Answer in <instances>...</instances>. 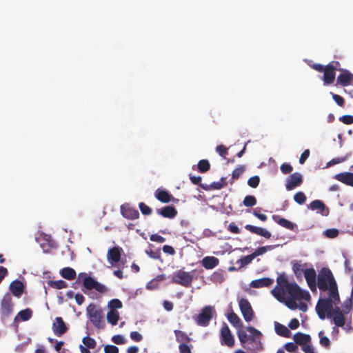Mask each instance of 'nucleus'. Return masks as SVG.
<instances>
[{"label":"nucleus","mask_w":353,"mask_h":353,"mask_svg":"<svg viewBox=\"0 0 353 353\" xmlns=\"http://www.w3.org/2000/svg\"><path fill=\"white\" fill-rule=\"evenodd\" d=\"M285 348L289 352H294L296 350L297 345L294 343L289 342L285 343Z\"/></svg>","instance_id":"e2e57ef3"},{"label":"nucleus","mask_w":353,"mask_h":353,"mask_svg":"<svg viewBox=\"0 0 353 353\" xmlns=\"http://www.w3.org/2000/svg\"><path fill=\"white\" fill-rule=\"evenodd\" d=\"M211 280L213 282L222 283L224 280V277L222 273L216 272L212 275Z\"/></svg>","instance_id":"8fccbe9b"},{"label":"nucleus","mask_w":353,"mask_h":353,"mask_svg":"<svg viewBox=\"0 0 353 353\" xmlns=\"http://www.w3.org/2000/svg\"><path fill=\"white\" fill-rule=\"evenodd\" d=\"M277 285L272 290V294L280 302H284L291 310L298 308L296 301H309L310 294L308 291L303 290L294 282H289L287 276L283 273L276 278Z\"/></svg>","instance_id":"f257e3e1"},{"label":"nucleus","mask_w":353,"mask_h":353,"mask_svg":"<svg viewBox=\"0 0 353 353\" xmlns=\"http://www.w3.org/2000/svg\"><path fill=\"white\" fill-rule=\"evenodd\" d=\"M139 208L143 215H150L152 210L150 207L147 205L145 203L141 202L139 203Z\"/></svg>","instance_id":"79ce46f5"},{"label":"nucleus","mask_w":353,"mask_h":353,"mask_svg":"<svg viewBox=\"0 0 353 353\" xmlns=\"http://www.w3.org/2000/svg\"><path fill=\"white\" fill-rule=\"evenodd\" d=\"M334 178L339 181L350 186L353 187V173L352 172H341L336 174Z\"/></svg>","instance_id":"aec40b11"},{"label":"nucleus","mask_w":353,"mask_h":353,"mask_svg":"<svg viewBox=\"0 0 353 353\" xmlns=\"http://www.w3.org/2000/svg\"><path fill=\"white\" fill-rule=\"evenodd\" d=\"M288 326L292 330H295L299 327V321L297 319H292L289 324Z\"/></svg>","instance_id":"338daca9"},{"label":"nucleus","mask_w":353,"mask_h":353,"mask_svg":"<svg viewBox=\"0 0 353 353\" xmlns=\"http://www.w3.org/2000/svg\"><path fill=\"white\" fill-rule=\"evenodd\" d=\"M107 321L112 325H116L119 320V313L118 311L114 310H110L107 313Z\"/></svg>","instance_id":"cd10ccee"},{"label":"nucleus","mask_w":353,"mask_h":353,"mask_svg":"<svg viewBox=\"0 0 353 353\" xmlns=\"http://www.w3.org/2000/svg\"><path fill=\"white\" fill-rule=\"evenodd\" d=\"M245 168L243 166H239L236 168H235L232 173V177L234 179H237L239 178V176L243 174L244 172Z\"/></svg>","instance_id":"de8ad7c7"},{"label":"nucleus","mask_w":353,"mask_h":353,"mask_svg":"<svg viewBox=\"0 0 353 353\" xmlns=\"http://www.w3.org/2000/svg\"><path fill=\"white\" fill-rule=\"evenodd\" d=\"M339 234V230L335 228L327 229L325 231V235L330 239L336 238Z\"/></svg>","instance_id":"49530a36"},{"label":"nucleus","mask_w":353,"mask_h":353,"mask_svg":"<svg viewBox=\"0 0 353 353\" xmlns=\"http://www.w3.org/2000/svg\"><path fill=\"white\" fill-rule=\"evenodd\" d=\"M305 279L312 291L316 289V274L313 268H308L304 271Z\"/></svg>","instance_id":"ddd939ff"},{"label":"nucleus","mask_w":353,"mask_h":353,"mask_svg":"<svg viewBox=\"0 0 353 353\" xmlns=\"http://www.w3.org/2000/svg\"><path fill=\"white\" fill-rule=\"evenodd\" d=\"M150 239L152 241H155V242H158V243H161L165 241V238H164L157 234H154L150 235Z\"/></svg>","instance_id":"052dcab7"},{"label":"nucleus","mask_w":353,"mask_h":353,"mask_svg":"<svg viewBox=\"0 0 353 353\" xmlns=\"http://www.w3.org/2000/svg\"><path fill=\"white\" fill-rule=\"evenodd\" d=\"M310 208L312 210H319L320 213L323 215H327V214H328L327 209V213H324V212L326 209V207H325V205L324 204V203L323 201H321V200L316 199V200L312 201L310 204Z\"/></svg>","instance_id":"bb28decb"},{"label":"nucleus","mask_w":353,"mask_h":353,"mask_svg":"<svg viewBox=\"0 0 353 353\" xmlns=\"http://www.w3.org/2000/svg\"><path fill=\"white\" fill-rule=\"evenodd\" d=\"M228 230L233 234H239L240 233V230L238 226L234 223L232 222L228 225Z\"/></svg>","instance_id":"0e129e2a"},{"label":"nucleus","mask_w":353,"mask_h":353,"mask_svg":"<svg viewBox=\"0 0 353 353\" xmlns=\"http://www.w3.org/2000/svg\"><path fill=\"white\" fill-rule=\"evenodd\" d=\"M81 278H83V287L87 290H95L97 292L101 294L106 293L108 291V289L105 285L98 282L94 278L88 276L85 272L79 274L78 279H80Z\"/></svg>","instance_id":"39448f33"},{"label":"nucleus","mask_w":353,"mask_h":353,"mask_svg":"<svg viewBox=\"0 0 353 353\" xmlns=\"http://www.w3.org/2000/svg\"><path fill=\"white\" fill-rule=\"evenodd\" d=\"M150 257L154 259H159L161 258V253L159 250L153 251L150 250L147 252Z\"/></svg>","instance_id":"774afa93"},{"label":"nucleus","mask_w":353,"mask_h":353,"mask_svg":"<svg viewBox=\"0 0 353 353\" xmlns=\"http://www.w3.org/2000/svg\"><path fill=\"white\" fill-rule=\"evenodd\" d=\"M86 311L88 318L93 325L97 329H103L105 321L103 310L94 304L91 303L87 307Z\"/></svg>","instance_id":"20e7f679"},{"label":"nucleus","mask_w":353,"mask_h":353,"mask_svg":"<svg viewBox=\"0 0 353 353\" xmlns=\"http://www.w3.org/2000/svg\"><path fill=\"white\" fill-rule=\"evenodd\" d=\"M260 182V179L258 176H254L250 177L248 181V184L251 188H256Z\"/></svg>","instance_id":"a18cd8bd"},{"label":"nucleus","mask_w":353,"mask_h":353,"mask_svg":"<svg viewBox=\"0 0 353 353\" xmlns=\"http://www.w3.org/2000/svg\"><path fill=\"white\" fill-rule=\"evenodd\" d=\"M83 344L90 349H94L96 347V341L94 339L90 336H85L83 339Z\"/></svg>","instance_id":"a19ab883"},{"label":"nucleus","mask_w":353,"mask_h":353,"mask_svg":"<svg viewBox=\"0 0 353 353\" xmlns=\"http://www.w3.org/2000/svg\"><path fill=\"white\" fill-rule=\"evenodd\" d=\"M352 80L353 74L347 70H343L342 73L337 77L336 84L346 87L351 85Z\"/></svg>","instance_id":"4468645a"},{"label":"nucleus","mask_w":353,"mask_h":353,"mask_svg":"<svg viewBox=\"0 0 353 353\" xmlns=\"http://www.w3.org/2000/svg\"><path fill=\"white\" fill-rule=\"evenodd\" d=\"M212 307L205 306L196 318L197 325L203 327L208 326L212 319Z\"/></svg>","instance_id":"0eeeda50"},{"label":"nucleus","mask_w":353,"mask_h":353,"mask_svg":"<svg viewBox=\"0 0 353 353\" xmlns=\"http://www.w3.org/2000/svg\"><path fill=\"white\" fill-rule=\"evenodd\" d=\"M273 219L281 226L290 230H295L296 228V225L293 223L292 222L290 221L289 220L285 219V218H280L277 216L274 215Z\"/></svg>","instance_id":"5701e85b"},{"label":"nucleus","mask_w":353,"mask_h":353,"mask_svg":"<svg viewBox=\"0 0 353 353\" xmlns=\"http://www.w3.org/2000/svg\"><path fill=\"white\" fill-rule=\"evenodd\" d=\"M303 183V178L301 174L294 172L292 174L286 181L285 188L286 190L290 191L295 188L300 186Z\"/></svg>","instance_id":"9b49d317"},{"label":"nucleus","mask_w":353,"mask_h":353,"mask_svg":"<svg viewBox=\"0 0 353 353\" xmlns=\"http://www.w3.org/2000/svg\"><path fill=\"white\" fill-rule=\"evenodd\" d=\"M1 307L4 315L8 316L12 313L13 303L10 294L8 293L4 295L1 300Z\"/></svg>","instance_id":"dca6fc26"},{"label":"nucleus","mask_w":353,"mask_h":353,"mask_svg":"<svg viewBox=\"0 0 353 353\" xmlns=\"http://www.w3.org/2000/svg\"><path fill=\"white\" fill-rule=\"evenodd\" d=\"M336 72L334 68L331 65H325V69L323 72V81L325 84H332L335 79Z\"/></svg>","instance_id":"6ab92c4d"},{"label":"nucleus","mask_w":353,"mask_h":353,"mask_svg":"<svg viewBox=\"0 0 353 353\" xmlns=\"http://www.w3.org/2000/svg\"><path fill=\"white\" fill-rule=\"evenodd\" d=\"M228 319L229 322L235 327H241L243 325L241 320L240 319L239 316L234 312H232L228 314Z\"/></svg>","instance_id":"7c9ffc66"},{"label":"nucleus","mask_w":353,"mask_h":353,"mask_svg":"<svg viewBox=\"0 0 353 353\" xmlns=\"http://www.w3.org/2000/svg\"><path fill=\"white\" fill-rule=\"evenodd\" d=\"M325 298L320 297L316 305V312L319 319L323 320L325 317L332 318L333 322L336 326L343 327L345 319L341 308L337 306L340 303L339 294L338 299L332 296L331 293Z\"/></svg>","instance_id":"f03ea898"},{"label":"nucleus","mask_w":353,"mask_h":353,"mask_svg":"<svg viewBox=\"0 0 353 353\" xmlns=\"http://www.w3.org/2000/svg\"><path fill=\"white\" fill-rule=\"evenodd\" d=\"M32 315V311L30 308H26L25 310H21L18 313V316L21 318L22 321H28L29 320Z\"/></svg>","instance_id":"72a5a7b5"},{"label":"nucleus","mask_w":353,"mask_h":353,"mask_svg":"<svg viewBox=\"0 0 353 353\" xmlns=\"http://www.w3.org/2000/svg\"><path fill=\"white\" fill-rule=\"evenodd\" d=\"M162 249H163V252H165V254H170V255L175 254L174 249L170 245H163Z\"/></svg>","instance_id":"69168bd1"},{"label":"nucleus","mask_w":353,"mask_h":353,"mask_svg":"<svg viewBox=\"0 0 353 353\" xmlns=\"http://www.w3.org/2000/svg\"><path fill=\"white\" fill-rule=\"evenodd\" d=\"M105 353H119V348L113 345H106L104 347Z\"/></svg>","instance_id":"5fc2aeb1"},{"label":"nucleus","mask_w":353,"mask_h":353,"mask_svg":"<svg viewBox=\"0 0 353 353\" xmlns=\"http://www.w3.org/2000/svg\"><path fill=\"white\" fill-rule=\"evenodd\" d=\"M112 341L117 345H122L125 343V339L120 334L114 335L112 338Z\"/></svg>","instance_id":"6e6d98bb"},{"label":"nucleus","mask_w":353,"mask_h":353,"mask_svg":"<svg viewBox=\"0 0 353 353\" xmlns=\"http://www.w3.org/2000/svg\"><path fill=\"white\" fill-rule=\"evenodd\" d=\"M275 331L276 332L277 334L281 336H283V337H290L291 336V332L290 331L288 330V328L282 325V324H280L279 323H276L275 324Z\"/></svg>","instance_id":"c756f323"},{"label":"nucleus","mask_w":353,"mask_h":353,"mask_svg":"<svg viewBox=\"0 0 353 353\" xmlns=\"http://www.w3.org/2000/svg\"><path fill=\"white\" fill-rule=\"evenodd\" d=\"M306 199L307 198L305 194H304V192L301 191L296 192L294 195V201L299 205L303 204L305 202Z\"/></svg>","instance_id":"e433bc0d"},{"label":"nucleus","mask_w":353,"mask_h":353,"mask_svg":"<svg viewBox=\"0 0 353 353\" xmlns=\"http://www.w3.org/2000/svg\"><path fill=\"white\" fill-rule=\"evenodd\" d=\"M24 289V285L23 283L20 281H14L10 285V290L12 294L15 296L19 297Z\"/></svg>","instance_id":"4be33fe9"},{"label":"nucleus","mask_w":353,"mask_h":353,"mask_svg":"<svg viewBox=\"0 0 353 353\" xmlns=\"http://www.w3.org/2000/svg\"><path fill=\"white\" fill-rule=\"evenodd\" d=\"M319 336L320 337V344L326 347V348H328L330 345V339L327 337V336H323V331H321L319 333Z\"/></svg>","instance_id":"c03bdc74"},{"label":"nucleus","mask_w":353,"mask_h":353,"mask_svg":"<svg viewBox=\"0 0 353 353\" xmlns=\"http://www.w3.org/2000/svg\"><path fill=\"white\" fill-rule=\"evenodd\" d=\"M273 248H274V246H272V245H267V246L260 247V248H257L251 254L252 255L253 258L255 259L256 256L265 254L268 250H270Z\"/></svg>","instance_id":"473e14b6"},{"label":"nucleus","mask_w":353,"mask_h":353,"mask_svg":"<svg viewBox=\"0 0 353 353\" xmlns=\"http://www.w3.org/2000/svg\"><path fill=\"white\" fill-rule=\"evenodd\" d=\"M61 276L67 280H73L76 277V272L72 268H64L60 271Z\"/></svg>","instance_id":"c85d7f7f"},{"label":"nucleus","mask_w":353,"mask_h":353,"mask_svg":"<svg viewBox=\"0 0 353 353\" xmlns=\"http://www.w3.org/2000/svg\"><path fill=\"white\" fill-rule=\"evenodd\" d=\"M179 350L180 353H191L190 346L184 343H181L179 344Z\"/></svg>","instance_id":"4d7b16f0"},{"label":"nucleus","mask_w":353,"mask_h":353,"mask_svg":"<svg viewBox=\"0 0 353 353\" xmlns=\"http://www.w3.org/2000/svg\"><path fill=\"white\" fill-rule=\"evenodd\" d=\"M332 99L334 101L341 107H343L345 104V100L344 99L336 94L331 93Z\"/></svg>","instance_id":"09e8293b"},{"label":"nucleus","mask_w":353,"mask_h":353,"mask_svg":"<svg viewBox=\"0 0 353 353\" xmlns=\"http://www.w3.org/2000/svg\"><path fill=\"white\" fill-rule=\"evenodd\" d=\"M247 330L252 334L249 339L253 342L255 341V337L261 336V332L252 326L248 327Z\"/></svg>","instance_id":"ea45409f"},{"label":"nucleus","mask_w":353,"mask_h":353,"mask_svg":"<svg viewBox=\"0 0 353 353\" xmlns=\"http://www.w3.org/2000/svg\"><path fill=\"white\" fill-rule=\"evenodd\" d=\"M121 213L124 218L130 220L137 219L139 217V211L128 204H124L121 206Z\"/></svg>","instance_id":"f8f14e48"},{"label":"nucleus","mask_w":353,"mask_h":353,"mask_svg":"<svg viewBox=\"0 0 353 353\" xmlns=\"http://www.w3.org/2000/svg\"><path fill=\"white\" fill-rule=\"evenodd\" d=\"M155 197L161 203H168L174 199L173 196L168 192L160 189H157L155 192Z\"/></svg>","instance_id":"412c9836"},{"label":"nucleus","mask_w":353,"mask_h":353,"mask_svg":"<svg viewBox=\"0 0 353 353\" xmlns=\"http://www.w3.org/2000/svg\"><path fill=\"white\" fill-rule=\"evenodd\" d=\"M293 339L296 344L304 346L310 342L311 338L308 334L297 332L294 335Z\"/></svg>","instance_id":"393cba45"},{"label":"nucleus","mask_w":353,"mask_h":353,"mask_svg":"<svg viewBox=\"0 0 353 353\" xmlns=\"http://www.w3.org/2000/svg\"><path fill=\"white\" fill-rule=\"evenodd\" d=\"M272 283L273 281L271 279L265 277L252 281L250 285L254 288H260L270 286Z\"/></svg>","instance_id":"b1692460"},{"label":"nucleus","mask_w":353,"mask_h":353,"mask_svg":"<svg viewBox=\"0 0 353 353\" xmlns=\"http://www.w3.org/2000/svg\"><path fill=\"white\" fill-rule=\"evenodd\" d=\"M52 329L55 336H61L67 332L68 327L63 319L61 317L58 316L55 318L54 322L52 325Z\"/></svg>","instance_id":"9d476101"},{"label":"nucleus","mask_w":353,"mask_h":353,"mask_svg":"<svg viewBox=\"0 0 353 353\" xmlns=\"http://www.w3.org/2000/svg\"><path fill=\"white\" fill-rule=\"evenodd\" d=\"M243 205L252 207L256 204V199L252 195L246 196L243 201Z\"/></svg>","instance_id":"c9c22d12"},{"label":"nucleus","mask_w":353,"mask_h":353,"mask_svg":"<svg viewBox=\"0 0 353 353\" xmlns=\"http://www.w3.org/2000/svg\"><path fill=\"white\" fill-rule=\"evenodd\" d=\"M130 338L132 340L139 342L143 339L142 335L138 332L134 331L130 333Z\"/></svg>","instance_id":"680f3d73"},{"label":"nucleus","mask_w":353,"mask_h":353,"mask_svg":"<svg viewBox=\"0 0 353 353\" xmlns=\"http://www.w3.org/2000/svg\"><path fill=\"white\" fill-rule=\"evenodd\" d=\"M239 304L245 321H251L254 317V311L250 302L246 299L242 298L239 300Z\"/></svg>","instance_id":"6e6552de"},{"label":"nucleus","mask_w":353,"mask_h":353,"mask_svg":"<svg viewBox=\"0 0 353 353\" xmlns=\"http://www.w3.org/2000/svg\"><path fill=\"white\" fill-rule=\"evenodd\" d=\"M156 212L164 218L173 219L177 215V210L174 206L167 205L157 208Z\"/></svg>","instance_id":"f3484780"},{"label":"nucleus","mask_w":353,"mask_h":353,"mask_svg":"<svg viewBox=\"0 0 353 353\" xmlns=\"http://www.w3.org/2000/svg\"><path fill=\"white\" fill-rule=\"evenodd\" d=\"M174 334L178 342H183L185 341L188 342L190 341V338L185 332L181 330H175Z\"/></svg>","instance_id":"f704fd0d"},{"label":"nucleus","mask_w":353,"mask_h":353,"mask_svg":"<svg viewBox=\"0 0 353 353\" xmlns=\"http://www.w3.org/2000/svg\"><path fill=\"white\" fill-rule=\"evenodd\" d=\"M210 163L208 160L203 159L198 163V169L201 172H205L210 169Z\"/></svg>","instance_id":"4c0bfd02"},{"label":"nucleus","mask_w":353,"mask_h":353,"mask_svg":"<svg viewBox=\"0 0 353 353\" xmlns=\"http://www.w3.org/2000/svg\"><path fill=\"white\" fill-rule=\"evenodd\" d=\"M345 160H346V157H337V158L332 159L331 161L327 162L326 167L327 168L331 167L335 164L343 162Z\"/></svg>","instance_id":"603ef678"},{"label":"nucleus","mask_w":353,"mask_h":353,"mask_svg":"<svg viewBox=\"0 0 353 353\" xmlns=\"http://www.w3.org/2000/svg\"><path fill=\"white\" fill-rule=\"evenodd\" d=\"M221 342L222 345H225L230 347L234 345V336L226 323H223L221 330Z\"/></svg>","instance_id":"1a4fd4ad"},{"label":"nucleus","mask_w":353,"mask_h":353,"mask_svg":"<svg viewBox=\"0 0 353 353\" xmlns=\"http://www.w3.org/2000/svg\"><path fill=\"white\" fill-rule=\"evenodd\" d=\"M194 275L192 272H185L179 270L172 276V282L175 284L181 285L185 288H190L192 285Z\"/></svg>","instance_id":"423d86ee"},{"label":"nucleus","mask_w":353,"mask_h":353,"mask_svg":"<svg viewBox=\"0 0 353 353\" xmlns=\"http://www.w3.org/2000/svg\"><path fill=\"white\" fill-rule=\"evenodd\" d=\"M339 121L347 125L352 124L353 123V116L343 115L339 118Z\"/></svg>","instance_id":"13d9d810"},{"label":"nucleus","mask_w":353,"mask_h":353,"mask_svg":"<svg viewBox=\"0 0 353 353\" xmlns=\"http://www.w3.org/2000/svg\"><path fill=\"white\" fill-rule=\"evenodd\" d=\"M122 303L119 299H112L108 303V307L110 308V310H114L120 309L122 307Z\"/></svg>","instance_id":"37998d69"},{"label":"nucleus","mask_w":353,"mask_h":353,"mask_svg":"<svg viewBox=\"0 0 353 353\" xmlns=\"http://www.w3.org/2000/svg\"><path fill=\"white\" fill-rule=\"evenodd\" d=\"M253 259H254V258H253L252 255L249 254V255H247L241 258L240 259H239L237 261L236 263L238 264H240V267H244V266L248 265L249 263H250Z\"/></svg>","instance_id":"58836bf2"},{"label":"nucleus","mask_w":353,"mask_h":353,"mask_svg":"<svg viewBox=\"0 0 353 353\" xmlns=\"http://www.w3.org/2000/svg\"><path fill=\"white\" fill-rule=\"evenodd\" d=\"M48 286L54 288V289H63L67 288L68 285L67 283L63 280H58V281H48L47 282Z\"/></svg>","instance_id":"2f4dec72"},{"label":"nucleus","mask_w":353,"mask_h":353,"mask_svg":"<svg viewBox=\"0 0 353 353\" xmlns=\"http://www.w3.org/2000/svg\"><path fill=\"white\" fill-rule=\"evenodd\" d=\"M237 334H238L239 341L242 344H244L248 341L249 338H248L247 333L245 331L240 330L238 332Z\"/></svg>","instance_id":"864d4df0"},{"label":"nucleus","mask_w":353,"mask_h":353,"mask_svg":"<svg viewBox=\"0 0 353 353\" xmlns=\"http://www.w3.org/2000/svg\"><path fill=\"white\" fill-rule=\"evenodd\" d=\"M316 285L322 292L327 291L332 296L338 299V286L332 271L327 268H323L317 276Z\"/></svg>","instance_id":"7ed1b4c3"},{"label":"nucleus","mask_w":353,"mask_h":353,"mask_svg":"<svg viewBox=\"0 0 353 353\" xmlns=\"http://www.w3.org/2000/svg\"><path fill=\"white\" fill-rule=\"evenodd\" d=\"M227 185V183L225 182V179L221 178L220 181L218 182H213L211 185V186L216 190H220L222 188H223L225 185Z\"/></svg>","instance_id":"3c124183"},{"label":"nucleus","mask_w":353,"mask_h":353,"mask_svg":"<svg viewBox=\"0 0 353 353\" xmlns=\"http://www.w3.org/2000/svg\"><path fill=\"white\" fill-rule=\"evenodd\" d=\"M123 250L119 246L113 247L108 251L107 259L108 261L113 265L114 263H118L121 260V252Z\"/></svg>","instance_id":"2eb2a0df"},{"label":"nucleus","mask_w":353,"mask_h":353,"mask_svg":"<svg viewBox=\"0 0 353 353\" xmlns=\"http://www.w3.org/2000/svg\"><path fill=\"white\" fill-rule=\"evenodd\" d=\"M292 166L286 163H283L281 166V170L285 174H290L292 171Z\"/></svg>","instance_id":"bf43d9fd"},{"label":"nucleus","mask_w":353,"mask_h":353,"mask_svg":"<svg viewBox=\"0 0 353 353\" xmlns=\"http://www.w3.org/2000/svg\"><path fill=\"white\" fill-rule=\"evenodd\" d=\"M245 228L252 234L261 236L268 239H270L272 236L270 232L268 231L267 230L263 228L247 224L245 225Z\"/></svg>","instance_id":"a211bd4d"},{"label":"nucleus","mask_w":353,"mask_h":353,"mask_svg":"<svg viewBox=\"0 0 353 353\" xmlns=\"http://www.w3.org/2000/svg\"><path fill=\"white\" fill-rule=\"evenodd\" d=\"M219 259L214 256H205L202 261V265L205 269H212L218 265Z\"/></svg>","instance_id":"a878e982"}]
</instances>
